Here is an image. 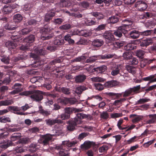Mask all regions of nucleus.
<instances>
[{"label": "nucleus", "mask_w": 156, "mask_h": 156, "mask_svg": "<svg viewBox=\"0 0 156 156\" xmlns=\"http://www.w3.org/2000/svg\"><path fill=\"white\" fill-rule=\"evenodd\" d=\"M13 101L12 100H5L0 101V106H8L13 104Z\"/></svg>", "instance_id": "72a5a7b5"}, {"label": "nucleus", "mask_w": 156, "mask_h": 156, "mask_svg": "<svg viewBox=\"0 0 156 156\" xmlns=\"http://www.w3.org/2000/svg\"><path fill=\"white\" fill-rule=\"evenodd\" d=\"M87 43L86 40L84 38H81L76 42V44L78 45H85L87 44Z\"/></svg>", "instance_id": "680f3d73"}, {"label": "nucleus", "mask_w": 156, "mask_h": 156, "mask_svg": "<svg viewBox=\"0 0 156 156\" xmlns=\"http://www.w3.org/2000/svg\"><path fill=\"white\" fill-rule=\"evenodd\" d=\"M140 85L134 87L133 88H130L126 90L124 93L123 95V97H127L132 94L133 93H135L138 91L140 89Z\"/></svg>", "instance_id": "423d86ee"}, {"label": "nucleus", "mask_w": 156, "mask_h": 156, "mask_svg": "<svg viewBox=\"0 0 156 156\" xmlns=\"http://www.w3.org/2000/svg\"><path fill=\"white\" fill-rule=\"evenodd\" d=\"M35 38V37L34 35L31 34L24 38L23 39V41L25 42L31 43L34 41Z\"/></svg>", "instance_id": "5701e85b"}, {"label": "nucleus", "mask_w": 156, "mask_h": 156, "mask_svg": "<svg viewBox=\"0 0 156 156\" xmlns=\"http://www.w3.org/2000/svg\"><path fill=\"white\" fill-rule=\"evenodd\" d=\"M61 62V60L60 58L55 59L50 62L47 66V68L48 69H51L52 67L51 66L55 65L56 63H59Z\"/></svg>", "instance_id": "bb28decb"}, {"label": "nucleus", "mask_w": 156, "mask_h": 156, "mask_svg": "<svg viewBox=\"0 0 156 156\" xmlns=\"http://www.w3.org/2000/svg\"><path fill=\"white\" fill-rule=\"evenodd\" d=\"M108 147L107 145H103L99 149V151L101 153L106 151L108 149Z\"/></svg>", "instance_id": "69168bd1"}, {"label": "nucleus", "mask_w": 156, "mask_h": 156, "mask_svg": "<svg viewBox=\"0 0 156 156\" xmlns=\"http://www.w3.org/2000/svg\"><path fill=\"white\" fill-rule=\"evenodd\" d=\"M129 35L131 38L134 39L137 38L140 36L139 32L136 30L131 31L129 33Z\"/></svg>", "instance_id": "c85d7f7f"}, {"label": "nucleus", "mask_w": 156, "mask_h": 156, "mask_svg": "<svg viewBox=\"0 0 156 156\" xmlns=\"http://www.w3.org/2000/svg\"><path fill=\"white\" fill-rule=\"evenodd\" d=\"M90 14L92 16L95 17L98 20H102L105 17L103 14L98 12H92Z\"/></svg>", "instance_id": "a211bd4d"}, {"label": "nucleus", "mask_w": 156, "mask_h": 156, "mask_svg": "<svg viewBox=\"0 0 156 156\" xmlns=\"http://www.w3.org/2000/svg\"><path fill=\"white\" fill-rule=\"evenodd\" d=\"M86 58V57L84 56H81L77 58H75L71 60V62H80L83 61Z\"/></svg>", "instance_id": "c03bdc74"}, {"label": "nucleus", "mask_w": 156, "mask_h": 156, "mask_svg": "<svg viewBox=\"0 0 156 156\" xmlns=\"http://www.w3.org/2000/svg\"><path fill=\"white\" fill-rule=\"evenodd\" d=\"M126 68L129 72L132 74H135L136 73L135 68L134 67L128 65L126 66Z\"/></svg>", "instance_id": "6e6d98bb"}, {"label": "nucleus", "mask_w": 156, "mask_h": 156, "mask_svg": "<svg viewBox=\"0 0 156 156\" xmlns=\"http://www.w3.org/2000/svg\"><path fill=\"white\" fill-rule=\"evenodd\" d=\"M23 17L21 15L19 14H17L14 15L13 20L14 22H19L22 20Z\"/></svg>", "instance_id": "58836bf2"}, {"label": "nucleus", "mask_w": 156, "mask_h": 156, "mask_svg": "<svg viewBox=\"0 0 156 156\" xmlns=\"http://www.w3.org/2000/svg\"><path fill=\"white\" fill-rule=\"evenodd\" d=\"M9 111L13 112H20L21 110V108L17 106H10L8 107Z\"/></svg>", "instance_id": "3c124183"}, {"label": "nucleus", "mask_w": 156, "mask_h": 156, "mask_svg": "<svg viewBox=\"0 0 156 156\" xmlns=\"http://www.w3.org/2000/svg\"><path fill=\"white\" fill-rule=\"evenodd\" d=\"M109 117V115L107 111L103 112L100 114V118L102 119L106 120Z\"/></svg>", "instance_id": "49530a36"}, {"label": "nucleus", "mask_w": 156, "mask_h": 156, "mask_svg": "<svg viewBox=\"0 0 156 156\" xmlns=\"http://www.w3.org/2000/svg\"><path fill=\"white\" fill-rule=\"evenodd\" d=\"M10 37L11 39L13 40L14 42H19L22 40L21 37L17 35H12Z\"/></svg>", "instance_id": "864d4df0"}, {"label": "nucleus", "mask_w": 156, "mask_h": 156, "mask_svg": "<svg viewBox=\"0 0 156 156\" xmlns=\"http://www.w3.org/2000/svg\"><path fill=\"white\" fill-rule=\"evenodd\" d=\"M32 30L30 28H26L21 30L22 34L23 35H27L29 34Z\"/></svg>", "instance_id": "603ef678"}, {"label": "nucleus", "mask_w": 156, "mask_h": 156, "mask_svg": "<svg viewBox=\"0 0 156 156\" xmlns=\"http://www.w3.org/2000/svg\"><path fill=\"white\" fill-rule=\"evenodd\" d=\"M155 22L154 21H148L146 23V25L147 27L149 28H153V27H154L156 25Z\"/></svg>", "instance_id": "13d9d810"}, {"label": "nucleus", "mask_w": 156, "mask_h": 156, "mask_svg": "<svg viewBox=\"0 0 156 156\" xmlns=\"http://www.w3.org/2000/svg\"><path fill=\"white\" fill-rule=\"evenodd\" d=\"M12 142L11 140H8L6 141H3L0 143V148L5 149L12 146Z\"/></svg>", "instance_id": "aec40b11"}, {"label": "nucleus", "mask_w": 156, "mask_h": 156, "mask_svg": "<svg viewBox=\"0 0 156 156\" xmlns=\"http://www.w3.org/2000/svg\"><path fill=\"white\" fill-rule=\"evenodd\" d=\"M90 80L93 82H102L105 81V79L98 76L90 78Z\"/></svg>", "instance_id": "4c0bfd02"}, {"label": "nucleus", "mask_w": 156, "mask_h": 156, "mask_svg": "<svg viewBox=\"0 0 156 156\" xmlns=\"http://www.w3.org/2000/svg\"><path fill=\"white\" fill-rule=\"evenodd\" d=\"M82 122L81 120H78L76 118H75L73 120L67 122L66 128L68 131H73L75 129V126L77 124H80Z\"/></svg>", "instance_id": "7ed1b4c3"}, {"label": "nucleus", "mask_w": 156, "mask_h": 156, "mask_svg": "<svg viewBox=\"0 0 156 156\" xmlns=\"http://www.w3.org/2000/svg\"><path fill=\"white\" fill-rule=\"evenodd\" d=\"M132 52L130 51L124 52L122 55L123 58L125 59L128 60L131 58L132 57Z\"/></svg>", "instance_id": "e433bc0d"}, {"label": "nucleus", "mask_w": 156, "mask_h": 156, "mask_svg": "<svg viewBox=\"0 0 156 156\" xmlns=\"http://www.w3.org/2000/svg\"><path fill=\"white\" fill-rule=\"evenodd\" d=\"M154 59H151L148 60L147 59H144L142 60L140 62V67L141 68L144 67L147 64L151 63Z\"/></svg>", "instance_id": "c756f323"}, {"label": "nucleus", "mask_w": 156, "mask_h": 156, "mask_svg": "<svg viewBox=\"0 0 156 156\" xmlns=\"http://www.w3.org/2000/svg\"><path fill=\"white\" fill-rule=\"evenodd\" d=\"M121 18L120 16H119L118 15L112 16L107 20V22L108 23L114 24L118 22L119 20H122V21L123 20Z\"/></svg>", "instance_id": "9b49d317"}, {"label": "nucleus", "mask_w": 156, "mask_h": 156, "mask_svg": "<svg viewBox=\"0 0 156 156\" xmlns=\"http://www.w3.org/2000/svg\"><path fill=\"white\" fill-rule=\"evenodd\" d=\"M153 43L152 39L151 38L146 39L143 40L140 43V46L142 47H146Z\"/></svg>", "instance_id": "412c9836"}, {"label": "nucleus", "mask_w": 156, "mask_h": 156, "mask_svg": "<svg viewBox=\"0 0 156 156\" xmlns=\"http://www.w3.org/2000/svg\"><path fill=\"white\" fill-rule=\"evenodd\" d=\"M102 36L107 43L112 42L115 40L113 34L109 31H106L102 34Z\"/></svg>", "instance_id": "20e7f679"}, {"label": "nucleus", "mask_w": 156, "mask_h": 156, "mask_svg": "<svg viewBox=\"0 0 156 156\" xmlns=\"http://www.w3.org/2000/svg\"><path fill=\"white\" fill-rule=\"evenodd\" d=\"M54 136V134H47L43 136L41 139L42 143L44 145L48 144L49 141L51 140L52 136Z\"/></svg>", "instance_id": "6e6552de"}, {"label": "nucleus", "mask_w": 156, "mask_h": 156, "mask_svg": "<svg viewBox=\"0 0 156 156\" xmlns=\"http://www.w3.org/2000/svg\"><path fill=\"white\" fill-rule=\"evenodd\" d=\"M148 116L151 119L147 121L146 123L148 124L154 123L156 120V114L149 115H148Z\"/></svg>", "instance_id": "2f4dec72"}, {"label": "nucleus", "mask_w": 156, "mask_h": 156, "mask_svg": "<svg viewBox=\"0 0 156 156\" xmlns=\"http://www.w3.org/2000/svg\"><path fill=\"white\" fill-rule=\"evenodd\" d=\"M86 79V76L82 74L76 76L75 78V80L77 83H81L83 82Z\"/></svg>", "instance_id": "dca6fc26"}, {"label": "nucleus", "mask_w": 156, "mask_h": 156, "mask_svg": "<svg viewBox=\"0 0 156 156\" xmlns=\"http://www.w3.org/2000/svg\"><path fill=\"white\" fill-rule=\"evenodd\" d=\"M95 144V143L93 142L86 141L81 145L80 147L82 149L84 150L89 149L92 145L94 146Z\"/></svg>", "instance_id": "ddd939ff"}, {"label": "nucleus", "mask_w": 156, "mask_h": 156, "mask_svg": "<svg viewBox=\"0 0 156 156\" xmlns=\"http://www.w3.org/2000/svg\"><path fill=\"white\" fill-rule=\"evenodd\" d=\"M18 27L14 22L9 23L4 26L5 29L8 30H16Z\"/></svg>", "instance_id": "2eb2a0df"}, {"label": "nucleus", "mask_w": 156, "mask_h": 156, "mask_svg": "<svg viewBox=\"0 0 156 156\" xmlns=\"http://www.w3.org/2000/svg\"><path fill=\"white\" fill-rule=\"evenodd\" d=\"M152 16L150 12H146L144 13L143 15L141 16L140 18L142 19L145 18L146 19H149Z\"/></svg>", "instance_id": "052dcab7"}, {"label": "nucleus", "mask_w": 156, "mask_h": 156, "mask_svg": "<svg viewBox=\"0 0 156 156\" xmlns=\"http://www.w3.org/2000/svg\"><path fill=\"white\" fill-rule=\"evenodd\" d=\"M104 44V41L101 39H95L92 42V45L95 48H99Z\"/></svg>", "instance_id": "4468645a"}, {"label": "nucleus", "mask_w": 156, "mask_h": 156, "mask_svg": "<svg viewBox=\"0 0 156 156\" xmlns=\"http://www.w3.org/2000/svg\"><path fill=\"white\" fill-rule=\"evenodd\" d=\"M72 27V26L69 24L67 23L59 27V28L63 30H67L70 29Z\"/></svg>", "instance_id": "5fc2aeb1"}, {"label": "nucleus", "mask_w": 156, "mask_h": 156, "mask_svg": "<svg viewBox=\"0 0 156 156\" xmlns=\"http://www.w3.org/2000/svg\"><path fill=\"white\" fill-rule=\"evenodd\" d=\"M106 26V24H101L98 26L95 29V31H100L102 30H105Z\"/></svg>", "instance_id": "de8ad7c7"}, {"label": "nucleus", "mask_w": 156, "mask_h": 156, "mask_svg": "<svg viewBox=\"0 0 156 156\" xmlns=\"http://www.w3.org/2000/svg\"><path fill=\"white\" fill-rule=\"evenodd\" d=\"M45 122L47 125L51 126L54 125L56 123H63V121L60 119H58L57 118L55 119H49L45 120Z\"/></svg>", "instance_id": "f8f14e48"}, {"label": "nucleus", "mask_w": 156, "mask_h": 156, "mask_svg": "<svg viewBox=\"0 0 156 156\" xmlns=\"http://www.w3.org/2000/svg\"><path fill=\"white\" fill-rule=\"evenodd\" d=\"M97 57L98 56L96 55H94L90 57L86 60V62L90 63H93L97 60Z\"/></svg>", "instance_id": "a18cd8bd"}, {"label": "nucleus", "mask_w": 156, "mask_h": 156, "mask_svg": "<svg viewBox=\"0 0 156 156\" xmlns=\"http://www.w3.org/2000/svg\"><path fill=\"white\" fill-rule=\"evenodd\" d=\"M121 69L120 65H115V66L112 69V71L111 72V75L113 76H115L118 74L120 73Z\"/></svg>", "instance_id": "f3484780"}, {"label": "nucleus", "mask_w": 156, "mask_h": 156, "mask_svg": "<svg viewBox=\"0 0 156 156\" xmlns=\"http://www.w3.org/2000/svg\"><path fill=\"white\" fill-rule=\"evenodd\" d=\"M5 45L9 49H12L15 48L17 45L13 41H8L6 42Z\"/></svg>", "instance_id": "b1692460"}, {"label": "nucleus", "mask_w": 156, "mask_h": 156, "mask_svg": "<svg viewBox=\"0 0 156 156\" xmlns=\"http://www.w3.org/2000/svg\"><path fill=\"white\" fill-rule=\"evenodd\" d=\"M57 91L61 92L66 95H69L71 94V90L69 88L63 87L58 90L57 89Z\"/></svg>", "instance_id": "393cba45"}, {"label": "nucleus", "mask_w": 156, "mask_h": 156, "mask_svg": "<svg viewBox=\"0 0 156 156\" xmlns=\"http://www.w3.org/2000/svg\"><path fill=\"white\" fill-rule=\"evenodd\" d=\"M118 84L119 83L117 81L112 80L106 82L104 84V86L107 88L115 86L118 85Z\"/></svg>", "instance_id": "6ab92c4d"}, {"label": "nucleus", "mask_w": 156, "mask_h": 156, "mask_svg": "<svg viewBox=\"0 0 156 156\" xmlns=\"http://www.w3.org/2000/svg\"><path fill=\"white\" fill-rule=\"evenodd\" d=\"M28 139L27 138H23L20 139L18 142L19 143H21L22 144H25L28 142Z\"/></svg>", "instance_id": "774afa93"}, {"label": "nucleus", "mask_w": 156, "mask_h": 156, "mask_svg": "<svg viewBox=\"0 0 156 156\" xmlns=\"http://www.w3.org/2000/svg\"><path fill=\"white\" fill-rule=\"evenodd\" d=\"M71 35L70 34H68L64 36L65 40L68 42L69 44H73L74 42V40L71 38Z\"/></svg>", "instance_id": "79ce46f5"}, {"label": "nucleus", "mask_w": 156, "mask_h": 156, "mask_svg": "<svg viewBox=\"0 0 156 156\" xmlns=\"http://www.w3.org/2000/svg\"><path fill=\"white\" fill-rule=\"evenodd\" d=\"M39 93H35L30 95V98L34 101H39L43 98V96L42 94H43L44 92L39 91Z\"/></svg>", "instance_id": "1a4fd4ad"}, {"label": "nucleus", "mask_w": 156, "mask_h": 156, "mask_svg": "<svg viewBox=\"0 0 156 156\" xmlns=\"http://www.w3.org/2000/svg\"><path fill=\"white\" fill-rule=\"evenodd\" d=\"M144 54V51L141 50L136 51V56L139 58H142Z\"/></svg>", "instance_id": "4d7b16f0"}, {"label": "nucleus", "mask_w": 156, "mask_h": 156, "mask_svg": "<svg viewBox=\"0 0 156 156\" xmlns=\"http://www.w3.org/2000/svg\"><path fill=\"white\" fill-rule=\"evenodd\" d=\"M38 146L36 144H31L29 146V150L32 153L34 152L38 149Z\"/></svg>", "instance_id": "a19ab883"}, {"label": "nucleus", "mask_w": 156, "mask_h": 156, "mask_svg": "<svg viewBox=\"0 0 156 156\" xmlns=\"http://www.w3.org/2000/svg\"><path fill=\"white\" fill-rule=\"evenodd\" d=\"M64 112L70 116V115L73 112L75 113L78 112L82 111L81 108H76L71 107H66L64 108Z\"/></svg>", "instance_id": "9d476101"}, {"label": "nucleus", "mask_w": 156, "mask_h": 156, "mask_svg": "<svg viewBox=\"0 0 156 156\" xmlns=\"http://www.w3.org/2000/svg\"><path fill=\"white\" fill-rule=\"evenodd\" d=\"M124 49L126 51H130L134 49V44L129 43L124 47Z\"/></svg>", "instance_id": "09e8293b"}, {"label": "nucleus", "mask_w": 156, "mask_h": 156, "mask_svg": "<svg viewBox=\"0 0 156 156\" xmlns=\"http://www.w3.org/2000/svg\"><path fill=\"white\" fill-rule=\"evenodd\" d=\"M71 5V2L68 0H62L60 5L62 7H68Z\"/></svg>", "instance_id": "c9c22d12"}, {"label": "nucleus", "mask_w": 156, "mask_h": 156, "mask_svg": "<svg viewBox=\"0 0 156 156\" xmlns=\"http://www.w3.org/2000/svg\"><path fill=\"white\" fill-rule=\"evenodd\" d=\"M41 106L40 107V113L44 116H48L51 114V112L50 111L45 110L42 108Z\"/></svg>", "instance_id": "ea45409f"}, {"label": "nucleus", "mask_w": 156, "mask_h": 156, "mask_svg": "<svg viewBox=\"0 0 156 156\" xmlns=\"http://www.w3.org/2000/svg\"><path fill=\"white\" fill-rule=\"evenodd\" d=\"M79 6L84 9H87L90 6V3L89 2L86 1H83L80 2L78 4Z\"/></svg>", "instance_id": "f704fd0d"}, {"label": "nucleus", "mask_w": 156, "mask_h": 156, "mask_svg": "<svg viewBox=\"0 0 156 156\" xmlns=\"http://www.w3.org/2000/svg\"><path fill=\"white\" fill-rule=\"evenodd\" d=\"M76 116L75 118H76L78 120H81V119L88 117V116L85 114L83 113H77L76 114Z\"/></svg>", "instance_id": "37998d69"}, {"label": "nucleus", "mask_w": 156, "mask_h": 156, "mask_svg": "<svg viewBox=\"0 0 156 156\" xmlns=\"http://www.w3.org/2000/svg\"><path fill=\"white\" fill-rule=\"evenodd\" d=\"M34 51L35 53L40 55H44L47 54V51L44 48H36L34 49Z\"/></svg>", "instance_id": "4be33fe9"}, {"label": "nucleus", "mask_w": 156, "mask_h": 156, "mask_svg": "<svg viewBox=\"0 0 156 156\" xmlns=\"http://www.w3.org/2000/svg\"><path fill=\"white\" fill-rule=\"evenodd\" d=\"M0 122L3 123H5L7 122H10V119L9 117H5L3 116L0 118Z\"/></svg>", "instance_id": "0e129e2a"}, {"label": "nucleus", "mask_w": 156, "mask_h": 156, "mask_svg": "<svg viewBox=\"0 0 156 156\" xmlns=\"http://www.w3.org/2000/svg\"><path fill=\"white\" fill-rule=\"evenodd\" d=\"M13 9V6L11 5L5 6L3 8V12L5 14H9Z\"/></svg>", "instance_id": "cd10ccee"}, {"label": "nucleus", "mask_w": 156, "mask_h": 156, "mask_svg": "<svg viewBox=\"0 0 156 156\" xmlns=\"http://www.w3.org/2000/svg\"><path fill=\"white\" fill-rule=\"evenodd\" d=\"M87 88L83 86H80L77 87L75 89V92L77 94H80L82 92Z\"/></svg>", "instance_id": "7c9ffc66"}, {"label": "nucleus", "mask_w": 156, "mask_h": 156, "mask_svg": "<svg viewBox=\"0 0 156 156\" xmlns=\"http://www.w3.org/2000/svg\"><path fill=\"white\" fill-rule=\"evenodd\" d=\"M59 156H69L68 152L62 149L59 152Z\"/></svg>", "instance_id": "bf43d9fd"}, {"label": "nucleus", "mask_w": 156, "mask_h": 156, "mask_svg": "<svg viewBox=\"0 0 156 156\" xmlns=\"http://www.w3.org/2000/svg\"><path fill=\"white\" fill-rule=\"evenodd\" d=\"M134 6L138 10L140 11L145 10L147 7V5L146 2L142 1H137L136 2Z\"/></svg>", "instance_id": "39448f33"}, {"label": "nucleus", "mask_w": 156, "mask_h": 156, "mask_svg": "<svg viewBox=\"0 0 156 156\" xmlns=\"http://www.w3.org/2000/svg\"><path fill=\"white\" fill-rule=\"evenodd\" d=\"M70 116L65 112L63 113L62 114L60 115V118L62 120H66L69 119Z\"/></svg>", "instance_id": "338daca9"}, {"label": "nucleus", "mask_w": 156, "mask_h": 156, "mask_svg": "<svg viewBox=\"0 0 156 156\" xmlns=\"http://www.w3.org/2000/svg\"><path fill=\"white\" fill-rule=\"evenodd\" d=\"M107 69V67L105 65H103L101 66L94 68V71L98 73H102L105 72Z\"/></svg>", "instance_id": "a878e982"}, {"label": "nucleus", "mask_w": 156, "mask_h": 156, "mask_svg": "<svg viewBox=\"0 0 156 156\" xmlns=\"http://www.w3.org/2000/svg\"><path fill=\"white\" fill-rule=\"evenodd\" d=\"M85 23L86 25L88 26H91L98 24L97 22L92 20H91L90 21L88 20L87 21H86Z\"/></svg>", "instance_id": "e2e57ef3"}, {"label": "nucleus", "mask_w": 156, "mask_h": 156, "mask_svg": "<svg viewBox=\"0 0 156 156\" xmlns=\"http://www.w3.org/2000/svg\"><path fill=\"white\" fill-rule=\"evenodd\" d=\"M40 32L41 34L40 39L43 41L48 40L53 37V33L50 34L51 33L50 28L44 27L41 29Z\"/></svg>", "instance_id": "f257e3e1"}, {"label": "nucleus", "mask_w": 156, "mask_h": 156, "mask_svg": "<svg viewBox=\"0 0 156 156\" xmlns=\"http://www.w3.org/2000/svg\"><path fill=\"white\" fill-rule=\"evenodd\" d=\"M156 76V74L154 75H151L149 76L144 78L143 80L145 81H150V83L156 81V78L154 79Z\"/></svg>", "instance_id": "473e14b6"}, {"label": "nucleus", "mask_w": 156, "mask_h": 156, "mask_svg": "<svg viewBox=\"0 0 156 156\" xmlns=\"http://www.w3.org/2000/svg\"><path fill=\"white\" fill-rule=\"evenodd\" d=\"M37 21L34 19H31L28 20L25 23L26 25H34V26L37 23Z\"/></svg>", "instance_id": "8fccbe9b"}, {"label": "nucleus", "mask_w": 156, "mask_h": 156, "mask_svg": "<svg viewBox=\"0 0 156 156\" xmlns=\"http://www.w3.org/2000/svg\"><path fill=\"white\" fill-rule=\"evenodd\" d=\"M127 22L129 24H122V25L118 27V30H120L124 35L127 34L128 31L131 29L132 21L130 20L125 19L122 20V22Z\"/></svg>", "instance_id": "f03ea898"}, {"label": "nucleus", "mask_w": 156, "mask_h": 156, "mask_svg": "<svg viewBox=\"0 0 156 156\" xmlns=\"http://www.w3.org/2000/svg\"><path fill=\"white\" fill-rule=\"evenodd\" d=\"M55 12L53 9L48 11L45 15L44 22L49 23L53 17L55 16Z\"/></svg>", "instance_id": "0eeeda50"}]
</instances>
